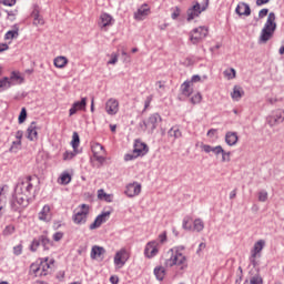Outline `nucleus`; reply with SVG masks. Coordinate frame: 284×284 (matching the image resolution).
<instances>
[{
  "instance_id": "43",
  "label": "nucleus",
  "mask_w": 284,
  "mask_h": 284,
  "mask_svg": "<svg viewBox=\"0 0 284 284\" xmlns=\"http://www.w3.org/2000/svg\"><path fill=\"white\" fill-rule=\"evenodd\" d=\"M273 119L278 123H283L284 121V111H276L273 115Z\"/></svg>"
},
{
  "instance_id": "21",
  "label": "nucleus",
  "mask_w": 284,
  "mask_h": 284,
  "mask_svg": "<svg viewBox=\"0 0 284 284\" xmlns=\"http://www.w3.org/2000/svg\"><path fill=\"white\" fill-rule=\"evenodd\" d=\"M37 130H39L37 128V122H31L27 129V139H29V141H37L39 139V132Z\"/></svg>"
},
{
  "instance_id": "25",
  "label": "nucleus",
  "mask_w": 284,
  "mask_h": 284,
  "mask_svg": "<svg viewBox=\"0 0 284 284\" xmlns=\"http://www.w3.org/2000/svg\"><path fill=\"white\" fill-rule=\"evenodd\" d=\"M40 221L45 223L52 221V215L50 214V205H44L38 215Z\"/></svg>"
},
{
  "instance_id": "50",
  "label": "nucleus",
  "mask_w": 284,
  "mask_h": 284,
  "mask_svg": "<svg viewBox=\"0 0 284 284\" xmlns=\"http://www.w3.org/2000/svg\"><path fill=\"white\" fill-rule=\"evenodd\" d=\"M19 148H21V140L13 141L10 148V152H17Z\"/></svg>"
},
{
  "instance_id": "14",
  "label": "nucleus",
  "mask_w": 284,
  "mask_h": 284,
  "mask_svg": "<svg viewBox=\"0 0 284 284\" xmlns=\"http://www.w3.org/2000/svg\"><path fill=\"white\" fill-rule=\"evenodd\" d=\"M161 121V115H159V113H153L148 121L143 122V125L145 128V130H151V132H154V130H156V126L159 125Z\"/></svg>"
},
{
  "instance_id": "58",
  "label": "nucleus",
  "mask_w": 284,
  "mask_h": 284,
  "mask_svg": "<svg viewBox=\"0 0 284 284\" xmlns=\"http://www.w3.org/2000/svg\"><path fill=\"white\" fill-rule=\"evenodd\" d=\"M267 124L270 125V128H274V125H278L273 115L268 116Z\"/></svg>"
},
{
  "instance_id": "59",
  "label": "nucleus",
  "mask_w": 284,
  "mask_h": 284,
  "mask_svg": "<svg viewBox=\"0 0 284 284\" xmlns=\"http://www.w3.org/2000/svg\"><path fill=\"white\" fill-rule=\"evenodd\" d=\"M152 95L146 97L145 101H144V110H148L150 108V103H152Z\"/></svg>"
},
{
  "instance_id": "27",
  "label": "nucleus",
  "mask_w": 284,
  "mask_h": 284,
  "mask_svg": "<svg viewBox=\"0 0 284 284\" xmlns=\"http://www.w3.org/2000/svg\"><path fill=\"white\" fill-rule=\"evenodd\" d=\"M181 92L183 97H192V93L194 92V89H192V82L185 81L181 84Z\"/></svg>"
},
{
  "instance_id": "17",
  "label": "nucleus",
  "mask_w": 284,
  "mask_h": 284,
  "mask_svg": "<svg viewBox=\"0 0 284 284\" xmlns=\"http://www.w3.org/2000/svg\"><path fill=\"white\" fill-rule=\"evenodd\" d=\"M133 152L138 156H145V154L150 152V149L148 148V144H145L144 142H141V140H135Z\"/></svg>"
},
{
  "instance_id": "28",
  "label": "nucleus",
  "mask_w": 284,
  "mask_h": 284,
  "mask_svg": "<svg viewBox=\"0 0 284 284\" xmlns=\"http://www.w3.org/2000/svg\"><path fill=\"white\" fill-rule=\"evenodd\" d=\"M243 94H245V92L243 91V88L235 85L233 88V92L231 93V97L233 99V101H239Z\"/></svg>"
},
{
  "instance_id": "30",
  "label": "nucleus",
  "mask_w": 284,
  "mask_h": 284,
  "mask_svg": "<svg viewBox=\"0 0 284 284\" xmlns=\"http://www.w3.org/2000/svg\"><path fill=\"white\" fill-rule=\"evenodd\" d=\"M194 232H203L205 230V223L201 219H195L193 222V227Z\"/></svg>"
},
{
  "instance_id": "26",
  "label": "nucleus",
  "mask_w": 284,
  "mask_h": 284,
  "mask_svg": "<svg viewBox=\"0 0 284 284\" xmlns=\"http://www.w3.org/2000/svg\"><path fill=\"white\" fill-rule=\"evenodd\" d=\"M105 254V248L103 246L94 245L91 248V258L94 261L101 258Z\"/></svg>"
},
{
  "instance_id": "38",
  "label": "nucleus",
  "mask_w": 284,
  "mask_h": 284,
  "mask_svg": "<svg viewBox=\"0 0 284 284\" xmlns=\"http://www.w3.org/2000/svg\"><path fill=\"white\" fill-rule=\"evenodd\" d=\"M192 217L185 216L182 222L183 230L192 231Z\"/></svg>"
},
{
  "instance_id": "60",
  "label": "nucleus",
  "mask_w": 284,
  "mask_h": 284,
  "mask_svg": "<svg viewBox=\"0 0 284 284\" xmlns=\"http://www.w3.org/2000/svg\"><path fill=\"white\" fill-rule=\"evenodd\" d=\"M268 12H270V9H262V10H260L258 18L260 19H264V17H267Z\"/></svg>"
},
{
  "instance_id": "47",
  "label": "nucleus",
  "mask_w": 284,
  "mask_h": 284,
  "mask_svg": "<svg viewBox=\"0 0 284 284\" xmlns=\"http://www.w3.org/2000/svg\"><path fill=\"white\" fill-rule=\"evenodd\" d=\"M11 82H10V78H3L2 80H0V88H4L8 89L10 88Z\"/></svg>"
},
{
  "instance_id": "16",
  "label": "nucleus",
  "mask_w": 284,
  "mask_h": 284,
  "mask_svg": "<svg viewBox=\"0 0 284 284\" xmlns=\"http://www.w3.org/2000/svg\"><path fill=\"white\" fill-rule=\"evenodd\" d=\"M144 254L148 258H154L159 254V242H149L145 246Z\"/></svg>"
},
{
  "instance_id": "64",
  "label": "nucleus",
  "mask_w": 284,
  "mask_h": 284,
  "mask_svg": "<svg viewBox=\"0 0 284 284\" xmlns=\"http://www.w3.org/2000/svg\"><path fill=\"white\" fill-rule=\"evenodd\" d=\"M216 132H219L216 129H211L207 131L206 136H210L212 139L216 135Z\"/></svg>"
},
{
  "instance_id": "20",
  "label": "nucleus",
  "mask_w": 284,
  "mask_h": 284,
  "mask_svg": "<svg viewBox=\"0 0 284 284\" xmlns=\"http://www.w3.org/2000/svg\"><path fill=\"white\" fill-rule=\"evenodd\" d=\"M9 81L11 85H21V83H24L26 78H23V74L19 71H12L9 77Z\"/></svg>"
},
{
  "instance_id": "63",
  "label": "nucleus",
  "mask_w": 284,
  "mask_h": 284,
  "mask_svg": "<svg viewBox=\"0 0 284 284\" xmlns=\"http://www.w3.org/2000/svg\"><path fill=\"white\" fill-rule=\"evenodd\" d=\"M3 6H9L12 8L17 3V0H2Z\"/></svg>"
},
{
  "instance_id": "40",
  "label": "nucleus",
  "mask_w": 284,
  "mask_h": 284,
  "mask_svg": "<svg viewBox=\"0 0 284 284\" xmlns=\"http://www.w3.org/2000/svg\"><path fill=\"white\" fill-rule=\"evenodd\" d=\"M203 81H207V75H203V77L201 78V75L195 74V75H193V77L191 78V81H189V82H190L191 85H192V83H201V82H203Z\"/></svg>"
},
{
  "instance_id": "11",
  "label": "nucleus",
  "mask_w": 284,
  "mask_h": 284,
  "mask_svg": "<svg viewBox=\"0 0 284 284\" xmlns=\"http://www.w3.org/2000/svg\"><path fill=\"white\" fill-rule=\"evenodd\" d=\"M141 183L133 182L126 185L124 193L129 199H134V196H139V194H141Z\"/></svg>"
},
{
  "instance_id": "15",
  "label": "nucleus",
  "mask_w": 284,
  "mask_h": 284,
  "mask_svg": "<svg viewBox=\"0 0 284 284\" xmlns=\"http://www.w3.org/2000/svg\"><path fill=\"white\" fill-rule=\"evenodd\" d=\"M92 152H93L94 159L99 163H103V161H105V148H103V145H101L100 143L93 144Z\"/></svg>"
},
{
  "instance_id": "31",
  "label": "nucleus",
  "mask_w": 284,
  "mask_h": 284,
  "mask_svg": "<svg viewBox=\"0 0 284 284\" xmlns=\"http://www.w3.org/2000/svg\"><path fill=\"white\" fill-rule=\"evenodd\" d=\"M154 275L158 281H163V278H165V267H163V266L155 267Z\"/></svg>"
},
{
  "instance_id": "42",
  "label": "nucleus",
  "mask_w": 284,
  "mask_h": 284,
  "mask_svg": "<svg viewBox=\"0 0 284 284\" xmlns=\"http://www.w3.org/2000/svg\"><path fill=\"white\" fill-rule=\"evenodd\" d=\"M17 37H19V31H17V30H11V31H8V32L6 33L4 39H6L7 41H10V40H12V39H17Z\"/></svg>"
},
{
  "instance_id": "18",
  "label": "nucleus",
  "mask_w": 284,
  "mask_h": 284,
  "mask_svg": "<svg viewBox=\"0 0 284 284\" xmlns=\"http://www.w3.org/2000/svg\"><path fill=\"white\" fill-rule=\"evenodd\" d=\"M105 112L110 116H114V114H116V112H119V101L113 98L109 99L105 103Z\"/></svg>"
},
{
  "instance_id": "52",
  "label": "nucleus",
  "mask_w": 284,
  "mask_h": 284,
  "mask_svg": "<svg viewBox=\"0 0 284 284\" xmlns=\"http://www.w3.org/2000/svg\"><path fill=\"white\" fill-rule=\"evenodd\" d=\"M134 159H139V155L132 151V153H126L124 155V161H134Z\"/></svg>"
},
{
  "instance_id": "53",
  "label": "nucleus",
  "mask_w": 284,
  "mask_h": 284,
  "mask_svg": "<svg viewBox=\"0 0 284 284\" xmlns=\"http://www.w3.org/2000/svg\"><path fill=\"white\" fill-rule=\"evenodd\" d=\"M179 17H181V9L179 7H175L171 14V18L173 20H176V19H179Z\"/></svg>"
},
{
  "instance_id": "49",
  "label": "nucleus",
  "mask_w": 284,
  "mask_h": 284,
  "mask_svg": "<svg viewBox=\"0 0 284 284\" xmlns=\"http://www.w3.org/2000/svg\"><path fill=\"white\" fill-rule=\"evenodd\" d=\"M203 97L201 95V93H196L191 98V103H193V105H196V103H200Z\"/></svg>"
},
{
  "instance_id": "39",
  "label": "nucleus",
  "mask_w": 284,
  "mask_h": 284,
  "mask_svg": "<svg viewBox=\"0 0 284 284\" xmlns=\"http://www.w3.org/2000/svg\"><path fill=\"white\" fill-rule=\"evenodd\" d=\"M73 105L78 110H85V105H88V98H82L81 101L74 102Z\"/></svg>"
},
{
  "instance_id": "12",
  "label": "nucleus",
  "mask_w": 284,
  "mask_h": 284,
  "mask_svg": "<svg viewBox=\"0 0 284 284\" xmlns=\"http://www.w3.org/2000/svg\"><path fill=\"white\" fill-rule=\"evenodd\" d=\"M111 214L112 212L110 211L102 212L100 215L95 217L94 222L89 226V230H99V227L103 225V223H105L108 219H110Z\"/></svg>"
},
{
  "instance_id": "56",
  "label": "nucleus",
  "mask_w": 284,
  "mask_h": 284,
  "mask_svg": "<svg viewBox=\"0 0 284 284\" xmlns=\"http://www.w3.org/2000/svg\"><path fill=\"white\" fill-rule=\"evenodd\" d=\"M22 252H23V245L19 244L13 247V254L16 256H20V254H22Z\"/></svg>"
},
{
  "instance_id": "37",
  "label": "nucleus",
  "mask_w": 284,
  "mask_h": 284,
  "mask_svg": "<svg viewBox=\"0 0 284 284\" xmlns=\"http://www.w3.org/2000/svg\"><path fill=\"white\" fill-rule=\"evenodd\" d=\"M30 274H33V276H41V266H40V264H31Z\"/></svg>"
},
{
  "instance_id": "41",
  "label": "nucleus",
  "mask_w": 284,
  "mask_h": 284,
  "mask_svg": "<svg viewBox=\"0 0 284 284\" xmlns=\"http://www.w3.org/2000/svg\"><path fill=\"white\" fill-rule=\"evenodd\" d=\"M60 181L62 185H68V183L72 181V176L70 175V173H62L60 176Z\"/></svg>"
},
{
  "instance_id": "61",
  "label": "nucleus",
  "mask_w": 284,
  "mask_h": 284,
  "mask_svg": "<svg viewBox=\"0 0 284 284\" xmlns=\"http://www.w3.org/2000/svg\"><path fill=\"white\" fill-rule=\"evenodd\" d=\"M61 239H63V232H55L53 234V241L59 242V241H61Z\"/></svg>"
},
{
  "instance_id": "1",
  "label": "nucleus",
  "mask_w": 284,
  "mask_h": 284,
  "mask_svg": "<svg viewBox=\"0 0 284 284\" xmlns=\"http://www.w3.org/2000/svg\"><path fill=\"white\" fill-rule=\"evenodd\" d=\"M32 190H34V184H32V176H27L19 180L10 203L12 212H20L23 210V207H28L30 204Z\"/></svg>"
},
{
  "instance_id": "4",
  "label": "nucleus",
  "mask_w": 284,
  "mask_h": 284,
  "mask_svg": "<svg viewBox=\"0 0 284 284\" xmlns=\"http://www.w3.org/2000/svg\"><path fill=\"white\" fill-rule=\"evenodd\" d=\"M79 207L80 210L73 214L72 221L75 225H85L88 223V214H90V205L81 204Z\"/></svg>"
},
{
  "instance_id": "24",
  "label": "nucleus",
  "mask_w": 284,
  "mask_h": 284,
  "mask_svg": "<svg viewBox=\"0 0 284 284\" xmlns=\"http://www.w3.org/2000/svg\"><path fill=\"white\" fill-rule=\"evenodd\" d=\"M31 17L33 19V26H45V20H43V16L39 12V7H34Z\"/></svg>"
},
{
  "instance_id": "9",
  "label": "nucleus",
  "mask_w": 284,
  "mask_h": 284,
  "mask_svg": "<svg viewBox=\"0 0 284 284\" xmlns=\"http://www.w3.org/2000/svg\"><path fill=\"white\" fill-rule=\"evenodd\" d=\"M128 258H130V253H128V250L121 248L115 253L114 265L121 268L125 263H128Z\"/></svg>"
},
{
  "instance_id": "22",
  "label": "nucleus",
  "mask_w": 284,
  "mask_h": 284,
  "mask_svg": "<svg viewBox=\"0 0 284 284\" xmlns=\"http://www.w3.org/2000/svg\"><path fill=\"white\" fill-rule=\"evenodd\" d=\"M225 143L230 148H234V145H236V143H239V133H236L234 131H227L225 134Z\"/></svg>"
},
{
  "instance_id": "29",
  "label": "nucleus",
  "mask_w": 284,
  "mask_h": 284,
  "mask_svg": "<svg viewBox=\"0 0 284 284\" xmlns=\"http://www.w3.org/2000/svg\"><path fill=\"white\" fill-rule=\"evenodd\" d=\"M55 68L63 69L65 65H68V58L60 55L57 57L53 61Z\"/></svg>"
},
{
  "instance_id": "36",
  "label": "nucleus",
  "mask_w": 284,
  "mask_h": 284,
  "mask_svg": "<svg viewBox=\"0 0 284 284\" xmlns=\"http://www.w3.org/2000/svg\"><path fill=\"white\" fill-rule=\"evenodd\" d=\"M80 143H81V139L79 138V133L73 132L71 145L74 151H77V148H79Z\"/></svg>"
},
{
  "instance_id": "19",
  "label": "nucleus",
  "mask_w": 284,
  "mask_h": 284,
  "mask_svg": "<svg viewBox=\"0 0 284 284\" xmlns=\"http://www.w3.org/2000/svg\"><path fill=\"white\" fill-rule=\"evenodd\" d=\"M235 12L239 17H250V14H252V9H250V4L240 2L235 8Z\"/></svg>"
},
{
  "instance_id": "6",
  "label": "nucleus",
  "mask_w": 284,
  "mask_h": 284,
  "mask_svg": "<svg viewBox=\"0 0 284 284\" xmlns=\"http://www.w3.org/2000/svg\"><path fill=\"white\" fill-rule=\"evenodd\" d=\"M210 6V0H204V3L196 2L192 8L187 10V21H192L196 19L201 14V12H205Z\"/></svg>"
},
{
  "instance_id": "51",
  "label": "nucleus",
  "mask_w": 284,
  "mask_h": 284,
  "mask_svg": "<svg viewBox=\"0 0 284 284\" xmlns=\"http://www.w3.org/2000/svg\"><path fill=\"white\" fill-rule=\"evenodd\" d=\"M258 201L261 203H265V201H267V191H260L258 192Z\"/></svg>"
},
{
  "instance_id": "55",
  "label": "nucleus",
  "mask_w": 284,
  "mask_h": 284,
  "mask_svg": "<svg viewBox=\"0 0 284 284\" xmlns=\"http://www.w3.org/2000/svg\"><path fill=\"white\" fill-rule=\"evenodd\" d=\"M223 146H221V145H216V146H213V154H215V156H219V155H221V154H223Z\"/></svg>"
},
{
  "instance_id": "23",
  "label": "nucleus",
  "mask_w": 284,
  "mask_h": 284,
  "mask_svg": "<svg viewBox=\"0 0 284 284\" xmlns=\"http://www.w3.org/2000/svg\"><path fill=\"white\" fill-rule=\"evenodd\" d=\"M148 14H150V8L148 7V4H142L134 13V19L136 21H143L145 17H148Z\"/></svg>"
},
{
  "instance_id": "7",
  "label": "nucleus",
  "mask_w": 284,
  "mask_h": 284,
  "mask_svg": "<svg viewBox=\"0 0 284 284\" xmlns=\"http://www.w3.org/2000/svg\"><path fill=\"white\" fill-rule=\"evenodd\" d=\"M264 247H265V240H260L255 242L251 251V257H250V262L253 265V267H256L258 265V262H256V258H261V252H263Z\"/></svg>"
},
{
  "instance_id": "13",
  "label": "nucleus",
  "mask_w": 284,
  "mask_h": 284,
  "mask_svg": "<svg viewBox=\"0 0 284 284\" xmlns=\"http://www.w3.org/2000/svg\"><path fill=\"white\" fill-rule=\"evenodd\" d=\"M111 214L112 212L110 211L102 212L100 215L95 217L94 222L89 226V230H99V227L103 225V223H105L108 219H110Z\"/></svg>"
},
{
  "instance_id": "3",
  "label": "nucleus",
  "mask_w": 284,
  "mask_h": 284,
  "mask_svg": "<svg viewBox=\"0 0 284 284\" xmlns=\"http://www.w3.org/2000/svg\"><path fill=\"white\" fill-rule=\"evenodd\" d=\"M274 32H276V14L274 12H270L261 31L258 43H267V41L274 37Z\"/></svg>"
},
{
  "instance_id": "57",
  "label": "nucleus",
  "mask_w": 284,
  "mask_h": 284,
  "mask_svg": "<svg viewBox=\"0 0 284 284\" xmlns=\"http://www.w3.org/2000/svg\"><path fill=\"white\" fill-rule=\"evenodd\" d=\"M201 148H202L203 152H205L206 154H210V152H213V150H214V146L209 145V144H202Z\"/></svg>"
},
{
  "instance_id": "48",
  "label": "nucleus",
  "mask_w": 284,
  "mask_h": 284,
  "mask_svg": "<svg viewBox=\"0 0 284 284\" xmlns=\"http://www.w3.org/2000/svg\"><path fill=\"white\" fill-rule=\"evenodd\" d=\"M75 156H77V153L72 151H67L63 154L64 161H71V159H74Z\"/></svg>"
},
{
  "instance_id": "46",
  "label": "nucleus",
  "mask_w": 284,
  "mask_h": 284,
  "mask_svg": "<svg viewBox=\"0 0 284 284\" xmlns=\"http://www.w3.org/2000/svg\"><path fill=\"white\" fill-rule=\"evenodd\" d=\"M251 284H263V277L260 274H256L250 278Z\"/></svg>"
},
{
  "instance_id": "8",
  "label": "nucleus",
  "mask_w": 284,
  "mask_h": 284,
  "mask_svg": "<svg viewBox=\"0 0 284 284\" xmlns=\"http://www.w3.org/2000/svg\"><path fill=\"white\" fill-rule=\"evenodd\" d=\"M39 245H42L43 250H50L52 247V241L48 239V235H40L38 239H34L31 243V252H37Z\"/></svg>"
},
{
  "instance_id": "34",
  "label": "nucleus",
  "mask_w": 284,
  "mask_h": 284,
  "mask_svg": "<svg viewBox=\"0 0 284 284\" xmlns=\"http://www.w3.org/2000/svg\"><path fill=\"white\" fill-rule=\"evenodd\" d=\"M223 74L226 79H229V81L236 79V70L234 68L226 69Z\"/></svg>"
},
{
  "instance_id": "45",
  "label": "nucleus",
  "mask_w": 284,
  "mask_h": 284,
  "mask_svg": "<svg viewBox=\"0 0 284 284\" xmlns=\"http://www.w3.org/2000/svg\"><path fill=\"white\" fill-rule=\"evenodd\" d=\"M26 119H28V111L26 108H22L18 121L19 123H24Z\"/></svg>"
},
{
  "instance_id": "33",
  "label": "nucleus",
  "mask_w": 284,
  "mask_h": 284,
  "mask_svg": "<svg viewBox=\"0 0 284 284\" xmlns=\"http://www.w3.org/2000/svg\"><path fill=\"white\" fill-rule=\"evenodd\" d=\"M48 270H50V264L48 263V257L44 262L40 264V276H48Z\"/></svg>"
},
{
  "instance_id": "32",
  "label": "nucleus",
  "mask_w": 284,
  "mask_h": 284,
  "mask_svg": "<svg viewBox=\"0 0 284 284\" xmlns=\"http://www.w3.org/2000/svg\"><path fill=\"white\" fill-rule=\"evenodd\" d=\"M6 203H8V196L6 195L3 186H0V212L6 207Z\"/></svg>"
},
{
  "instance_id": "44",
  "label": "nucleus",
  "mask_w": 284,
  "mask_h": 284,
  "mask_svg": "<svg viewBox=\"0 0 284 284\" xmlns=\"http://www.w3.org/2000/svg\"><path fill=\"white\" fill-rule=\"evenodd\" d=\"M231 156H232V152L223 150V152H222V163H230V161H231L230 158Z\"/></svg>"
},
{
  "instance_id": "5",
  "label": "nucleus",
  "mask_w": 284,
  "mask_h": 284,
  "mask_svg": "<svg viewBox=\"0 0 284 284\" xmlns=\"http://www.w3.org/2000/svg\"><path fill=\"white\" fill-rule=\"evenodd\" d=\"M189 37L193 45H199L207 37V29L205 27H197L189 33Z\"/></svg>"
},
{
  "instance_id": "10",
  "label": "nucleus",
  "mask_w": 284,
  "mask_h": 284,
  "mask_svg": "<svg viewBox=\"0 0 284 284\" xmlns=\"http://www.w3.org/2000/svg\"><path fill=\"white\" fill-rule=\"evenodd\" d=\"M98 26L101 30L108 32V28L114 26V18H112V16H110L109 13H102L100 16Z\"/></svg>"
},
{
  "instance_id": "2",
  "label": "nucleus",
  "mask_w": 284,
  "mask_h": 284,
  "mask_svg": "<svg viewBox=\"0 0 284 284\" xmlns=\"http://www.w3.org/2000/svg\"><path fill=\"white\" fill-rule=\"evenodd\" d=\"M183 250H185V246L170 248L164 261L165 267H174L175 265L181 270H185L187 267V257L181 253Z\"/></svg>"
},
{
  "instance_id": "54",
  "label": "nucleus",
  "mask_w": 284,
  "mask_h": 284,
  "mask_svg": "<svg viewBox=\"0 0 284 284\" xmlns=\"http://www.w3.org/2000/svg\"><path fill=\"white\" fill-rule=\"evenodd\" d=\"M118 61H119V55L112 53L111 60L108 61V65H116Z\"/></svg>"
},
{
  "instance_id": "62",
  "label": "nucleus",
  "mask_w": 284,
  "mask_h": 284,
  "mask_svg": "<svg viewBox=\"0 0 284 284\" xmlns=\"http://www.w3.org/2000/svg\"><path fill=\"white\" fill-rule=\"evenodd\" d=\"M160 243H165L168 241V233L163 232L159 235Z\"/></svg>"
},
{
  "instance_id": "35",
  "label": "nucleus",
  "mask_w": 284,
  "mask_h": 284,
  "mask_svg": "<svg viewBox=\"0 0 284 284\" xmlns=\"http://www.w3.org/2000/svg\"><path fill=\"white\" fill-rule=\"evenodd\" d=\"M169 136H173L175 139H181L182 133L178 126H173L169 130Z\"/></svg>"
}]
</instances>
